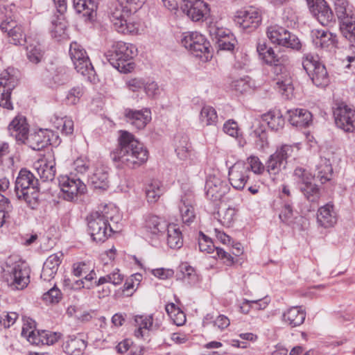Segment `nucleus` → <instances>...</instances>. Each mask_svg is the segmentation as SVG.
Wrapping results in <instances>:
<instances>
[{"mask_svg": "<svg viewBox=\"0 0 355 355\" xmlns=\"http://www.w3.org/2000/svg\"><path fill=\"white\" fill-rule=\"evenodd\" d=\"M295 180L300 185H303L312 181L313 176L306 169L302 167H297L293 172Z\"/></svg>", "mask_w": 355, "mask_h": 355, "instance_id": "obj_57", "label": "nucleus"}, {"mask_svg": "<svg viewBox=\"0 0 355 355\" xmlns=\"http://www.w3.org/2000/svg\"><path fill=\"white\" fill-rule=\"evenodd\" d=\"M181 44L194 56L208 59L209 43L201 33L196 31L184 33Z\"/></svg>", "mask_w": 355, "mask_h": 355, "instance_id": "obj_11", "label": "nucleus"}, {"mask_svg": "<svg viewBox=\"0 0 355 355\" xmlns=\"http://www.w3.org/2000/svg\"><path fill=\"white\" fill-rule=\"evenodd\" d=\"M198 246L201 252L207 254L214 253L217 248L214 245L211 239L201 232L199 233L198 236Z\"/></svg>", "mask_w": 355, "mask_h": 355, "instance_id": "obj_52", "label": "nucleus"}, {"mask_svg": "<svg viewBox=\"0 0 355 355\" xmlns=\"http://www.w3.org/2000/svg\"><path fill=\"white\" fill-rule=\"evenodd\" d=\"M192 195L189 194L187 198L182 197L179 205V210L182 222L189 225L195 218L194 208L191 204Z\"/></svg>", "mask_w": 355, "mask_h": 355, "instance_id": "obj_36", "label": "nucleus"}, {"mask_svg": "<svg viewBox=\"0 0 355 355\" xmlns=\"http://www.w3.org/2000/svg\"><path fill=\"white\" fill-rule=\"evenodd\" d=\"M58 180L62 197L66 200L72 201L78 194L86 192V185L79 178L65 175L59 176Z\"/></svg>", "mask_w": 355, "mask_h": 355, "instance_id": "obj_12", "label": "nucleus"}, {"mask_svg": "<svg viewBox=\"0 0 355 355\" xmlns=\"http://www.w3.org/2000/svg\"><path fill=\"white\" fill-rule=\"evenodd\" d=\"M12 210V205L9 200L3 194H0V227L6 223L9 217V212Z\"/></svg>", "mask_w": 355, "mask_h": 355, "instance_id": "obj_53", "label": "nucleus"}, {"mask_svg": "<svg viewBox=\"0 0 355 355\" xmlns=\"http://www.w3.org/2000/svg\"><path fill=\"white\" fill-rule=\"evenodd\" d=\"M121 3L113 4L109 12V17L114 29L123 34H137L140 24L135 12L146 0H120Z\"/></svg>", "mask_w": 355, "mask_h": 355, "instance_id": "obj_3", "label": "nucleus"}, {"mask_svg": "<svg viewBox=\"0 0 355 355\" xmlns=\"http://www.w3.org/2000/svg\"><path fill=\"white\" fill-rule=\"evenodd\" d=\"M245 164L249 167V171L251 170L256 175H261L266 170V166L261 162L260 159L255 155L248 157Z\"/></svg>", "mask_w": 355, "mask_h": 355, "instance_id": "obj_54", "label": "nucleus"}, {"mask_svg": "<svg viewBox=\"0 0 355 355\" xmlns=\"http://www.w3.org/2000/svg\"><path fill=\"white\" fill-rule=\"evenodd\" d=\"M136 329L134 335L137 338H144L148 336V332L152 329L153 324V317L150 315H137L134 318Z\"/></svg>", "mask_w": 355, "mask_h": 355, "instance_id": "obj_32", "label": "nucleus"}, {"mask_svg": "<svg viewBox=\"0 0 355 355\" xmlns=\"http://www.w3.org/2000/svg\"><path fill=\"white\" fill-rule=\"evenodd\" d=\"M175 152L179 159L187 164H191L196 159V152L193 150L187 135L178 134L174 138Z\"/></svg>", "mask_w": 355, "mask_h": 355, "instance_id": "obj_21", "label": "nucleus"}, {"mask_svg": "<svg viewBox=\"0 0 355 355\" xmlns=\"http://www.w3.org/2000/svg\"><path fill=\"white\" fill-rule=\"evenodd\" d=\"M182 10L193 21L206 19L210 12L209 4L205 0H182Z\"/></svg>", "mask_w": 355, "mask_h": 355, "instance_id": "obj_17", "label": "nucleus"}, {"mask_svg": "<svg viewBox=\"0 0 355 355\" xmlns=\"http://www.w3.org/2000/svg\"><path fill=\"white\" fill-rule=\"evenodd\" d=\"M109 168L102 164H98L89 177V182L97 189L105 190L109 187Z\"/></svg>", "mask_w": 355, "mask_h": 355, "instance_id": "obj_27", "label": "nucleus"}, {"mask_svg": "<svg viewBox=\"0 0 355 355\" xmlns=\"http://www.w3.org/2000/svg\"><path fill=\"white\" fill-rule=\"evenodd\" d=\"M302 67L317 87H325L329 78L325 66L318 60V58L311 53L304 54L302 58Z\"/></svg>", "mask_w": 355, "mask_h": 355, "instance_id": "obj_8", "label": "nucleus"}, {"mask_svg": "<svg viewBox=\"0 0 355 355\" xmlns=\"http://www.w3.org/2000/svg\"><path fill=\"white\" fill-rule=\"evenodd\" d=\"M122 216L113 205H106L101 210L87 216L88 232L94 241L103 242L113 233L121 230Z\"/></svg>", "mask_w": 355, "mask_h": 355, "instance_id": "obj_2", "label": "nucleus"}, {"mask_svg": "<svg viewBox=\"0 0 355 355\" xmlns=\"http://www.w3.org/2000/svg\"><path fill=\"white\" fill-rule=\"evenodd\" d=\"M205 189L207 198L216 202L220 200L228 193L230 186L219 173H214L207 178Z\"/></svg>", "mask_w": 355, "mask_h": 355, "instance_id": "obj_14", "label": "nucleus"}, {"mask_svg": "<svg viewBox=\"0 0 355 355\" xmlns=\"http://www.w3.org/2000/svg\"><path fill=\"white\" fill-rule=\"evenodd\" d=\"M84 278L83 279L76 280L73 285V288L75 289H78L81 288H86L87 285H90L91 283H94L92 281L96 277V274L93 268L89 269V271L85 273L84 275Z\"/></svg>", "mask_w": 355, "mask_h": 355, "instance_id": "obj_63", "label": "nucleus"}, {"mask_svg": "<svg viewBox=\"0 0 355 355\" xmlns=\"http://www.w3.org/2000/svg\"><path fill=\"white\" fill-rule=\"evenodd\" d=\"M38 175L44 182L52 181L55 175V159L52 153H47L43 159L34 164Z\"/></svg>", "mask_w": 355, "mask_h": 355, "instance_id": "obj_23", "label": "nucleus"}, {"mask_svg": "<svg viewBox=\"0 0 355 355\" xmlns=\"http://www.w3.org/2000/svg\"><path fill=\"white\" fill-rule=\"evenodd\" d=\"M164 192L163 184L158 180H152L145 189L146 199L149 203L156 202Z\"/></svg>", "mask_w": 355, "mask_h": 355, "instance_id": "obj_40", "label": "nucleus"}, {"mask_svg": "<svg viewBox=\"0 0 355 355\" xmlns=\"http://www.w3.org/2000/svg\"><path fill=\"white\" fill-rule=\"evenodd\" d=\"M123 280L124 275L121 272L119 268H115L112 272L101 277L97 281H95L94 283H91L90 285H87V289H91L107 283L112 284L114 286H118L120 285Z\"/></svg>", "mask_w": 355, "mask_h": 355, "instance_id": "obj_35", "label": "nucleus"}, {"mask_svg": "<svg viewBox=\"0 0 355 355\" xmlns=\"http://www.w3.org/2000/svg\"><path fill=\"white\" fill-rule=\"evenodd\" d=\"M335 11L340 22L355 18L354 7L347 0H336Z\"/></svg>", "mask_w": 355, "mask_h": 355, "instance_id": "obj_38", "label": "nucleus"}, {"mask_svg": "<svg viewBox=\"0 0 355 355\" xmlns=\"http://www.w3.org/2000/svg\"><path fill=\"white\" fill-rule=\"evenodd\" d=\"M253 85L254 84L251 78L248 76H245L234 80L230 84V87L236 92L243 94L250 91Z\"/></svg>", "mask_w": 355, "mask_h": 355, "instance_id": "obj_48", "label": "nucleus"}, {"mask_svg": "<svg viewBox=\"0 0 355 355\" xmlns=\"http://www.w3.org/2000/svg\"><path fill=\"white\" fill-rule=\"evenodd\" d=\"M251 135L257 139V146L260 149H263L268 146V140L266 132L261 126L256 128L251 133Z\"/></svg>", "mask_w": 355, "mask_h": 355, "instance_id": "obj_59", "label": "nucleus"}, {"mask_svg": "<svg viewBox=\"0 0 355 355\" xmlns=\"http://www.w3.org/2000/svg\"><path fill=\"white\" fill-rule=\"evenodd\" d=\"M62 298V293L55 286L50 288L42 295V300L49 304L58 303Z\"/></svg>", "mask_w": 355, "mask_h": 355, "instance_id": "obj_62", "label": "nucleus"}, {"mask_svg": "<svg viewBox=\"0 0 355 355\" xmlns=\"http://www.w3.org/2000/svg\"><path fill=\"white\" fill-rule=\"evenodd\" d=\"M285 38L284 44L280 46L290 48L293 50L300 51L302 49V44L299 38L294 34H292L288 31H286V35L283 39Z\"/></svg>", "mask_w": 355, "mask_h": 355, "instance_id": "obj_56", "label": "nucleus"}, {"mask_svg": "<svg viewBox=\"0 0 355 355\" xmlns=\"http://www.w3.org/2000/svg\"><path fill=\"white\" fill-rule=\"evenodd\" d=\"M293 207L290 202H285L284 205L279 214L280 220L288 225L293 223Z\"/></svg>", "mask_w": 355, "mask_h": 355, "instance_id": "obj_64", "label": "nucleus"}, {"mask_svg": "<svg viewBox=\"0 0 355 355\" xmlns=\"http://www.w3.org/2000/svg\"><path fill=\"white\" fill-rule=\"evenodd\" d=\"M126 121L137 130L144 129L151 120V112L145 108L140 110L126 108L124 110Z\"/></svg>", "mask_w": 355, "mask_h": 355, "instance_id": "obj_24", "label": "nucleus"}, {"mask_svg": "<svg viewBox=\"0 0 355 355\" xmlns=\"http://www.w3.org/2000/svg\"><path fill=\"white\" fill-rule=\"evenodd\" d=\"M165 234L166 243L171 249H180L183 245L182 232L177 224L168 223Z\"/></svg>", "mask_w": 355, "mask_h": 355, "instance_id": "obj_33", "label": "nucleus"}, {"mask_svg": "<svg viewBox=\"0 0 355 355\" xmlns=\"http://www.w3.org/2000/svg\"><path fill=\"white\" fill-rule=\"evenodd\" d=\"M67 22L64 17L60 15L51 21L50 31L52 37L61 41L69 38L67 33Z\"/></svg>", "mask_w": 355, "mask_h": 355, "instance_id": "obj_34", "label": "nucleus"}, {"mask_svg": "<svg viewBox=\"0 0 355 355\" xmlns=\"http://www.w3.org/2000/svg\"><path fill=\"white\" fill-rule=\"evenodd\" d=\"M53 132L48 128L40 129L37 131L28 134L26 141L34 150H40L49 145Z\"/></svg>", "mask_w": 355, "mask_h": 355, "instance_id": "obj_26", "label": "nucleus"}, {"mask_svg": "<svg viewBox=\"0 0 355 355\" xmlns=\"http://www.w3.org/2000/svg\"><path fill=\"white\" fill-rule=\"evenodd\" d=\"M249 167L245 163L236 162L229 167V182L235 189L242 190L249 179Z\"/></svg>", "mask_w": 355, "mask_h": 355, "instance_id": "obj_20", "label": "nucleus"}, {"mask_svg": "<svg viewBox=\"0 0 355 355\" xmlns=\"http://www.w3.org/2000/svg\"><path fill=\"white\" fill-rule=\"evenodd\" d=\"M137 48L130 43L118 41L113 43L105 53L110 64L120 73H127L133 70L135 64L132 59L137 55Z\"/></svg>", "mask_w": 355, "mask_h": 355, "instance_id": "obj_4", "label": "nucleus"}, {"mask_svg": "<svg viewBox=\"0 0 355 355\" xmlns=\"http://www.w3.org/2000/svg\"><path fill=\"white\" fill-rule=\"evenodd\" d=\"M63 254L61 252L50 255L44 263L41 278L49 282L54 278L62 262Z\"/></svg>", "mask_w": 355, "mask_h": 355, "instance_id": "obj_28", "label": "nucleus"}, {"mask_svg": "<svg viewBox=\"0 0 355 355\" xmlns=\"http://www.w3.org/2000/svg\"><path fill=\"white\" fill-rule=\"evenodd\" d=\"M199 121L203 126L216 125L218 122L216 109L210 105H204L199 114Z\"/></svg>", "mask_w": 355, "mask_h": 355, "instance_id": "obj_41", "label": "nucleus"}, {"mask_svg": "<svg viewBox=\"0 0 355 355\" xmlns=\"http://www.w3.org/2000/svg\"><path fill=\"white\" fill-rule=\"evenodd\" d=\"M299 149L298 144L293 145L284 144L277 148L275 153H279V157L286 164L288 159L295 158L297 156Z\"/></svg>", "mask_w": 355, "mask_h": 355, "instance_id": "obj_47", "label": "nucleus"}, {"mask_svg": "<svg viewBox=\"0 0 355 355\" xmlns=\"http://www.w3.org/2000/svg\"><path fill=\"white\" fill-rule=\"evenodd\" d=\"M209 33L213 41H215L216 44L227 37H232L230 29L220 27L216 24H211L209 26Z\"/></svg>", "mask_w": 355, "mask_h": 355, "instance_id": "obj_50", "label": "nucleus"}, {"mask_svg": "<svg viewBox=\"0 0 355 355\" xmlns=\"http://www.w3.org/2000/svg\"><path fill=\"white\" fill-rule=\"evenodd\" d=\"M234 21L240 28L251 31L259 26L261 17L258 8L248 6L236 11Z\"/></svg>", "mask_w": 355, "mask_h": 355, "instance_id": "obj_13", "label": "nucleus"}, {"mask_svg": "<svg viewBox=\"0 0 355 355\" xmlns=\"http://www.w3.org/2000/svg\"><path fill=\"white\" fill-rule=\"evenodd\" d=\"M119 146L112 154L118 168H135L145 163L148 151L144 145L127 131H121Z\"/></svg>", "mask_w": 355, "mask_h": 355, "instance_id": "obj_1", "label": "nucleus"}, {"mask_svg": "<svg viewBox=\"0 0 355 355\" xmlns=\"http://www.w3.org/2000/svg\"><path fill=\"white\" fill-rule=\"evenodd\" d=\"M336 126L346 132L355 130V110L345 103L338 105L334 110Z\"/></svg>", "mask_w": 355, "mask_h": 355, "instance_id": "obj_16", "label": "nucleus"}, {"mask_svg": "<svg viewBox=\"0 0 355 355\" xmlns=\"http://www.w3.org/2000/svg\"><path fill=\"white\" fill-rule=\"evenodd\" d=\"M15 189L19 198L24 200L33 209L37 206L40 196L38 180L31 171L26 168L19 171Z\"/></svg>", "mask_w": 355, "mask_h": 355, "instance_id": "obj_6", "label": "nucleus"}, {"mask_svg": "<svg viewBox=\"0 0 355 355\" xmlns=\"http://www.w3.org/2000/svg\"><path fill=\"white\" fill-rule=\"evenodd\" d=\"M69 55L77 72L92 81L95 71L85 49L76 42H71Z\"/></svg>", "mask_w": 355, "mask_h": 355, "instance_id": "obj_9", "label": "nucleus"}, {"mask_svg": "<svg viewBox=\"0 0 355 355\" xmlns=\"http://www.w3.org/2000/svg\"><path fill=\"white\" fill-rule=\"evenodd\" d=\"M316 178L322 184H324L331 180L333 175V168L329 159L321 157L319 163L316 166Z\"/></svg>", "mask_w": 355, "mask_h": 355, "instance_id": "obj_39", "label": "nucleus"}, {"mask_svg": "<svg viewBox=\"0 0 355 355\" xmlns=\"http://www.w3.org/2000/svg\"><path fill=\"white\" fill-rule=\"evenodd\" d=\"M312 15L322 26H327L334 19V14L324 0H306Z\"/></svg>", "mask_w": 355, "mask_h": 355, "instance_id": "obj_22", "label": "nucleus"}, {"mask_svg": "<svg viewBox=\"0 0 355 355\" xmlns=\"http://www.w3.org/2000/svg\"><path fill=\"white\" fill-rule=\"evenodd\" d=\"M262 119L273 131L277 132L284 126V118L279 110H270L263 115Z\"/></svg>", "mask_w": 355, "mask_h": 355, "instance_id": "obj_37", "label": "nucleus"}, {"mask_svg": "<svg viewBox=\"0 0 355 355\" xmlns=\"http://www.w3.org/2000/svg\"><path fill=\"white\" fill-rule=\"evenodd\" d=\"M265 63L279 67L282 69V62L280 58L275 54L272 47H269L263 56L260 58Z\"/></svg>", "mask_w": 355, "mask_h": 355, "instance_id": "obj_60", "label": "nucleus"}, {"mask_svg": "<svg viewBox=\"0 0 355 355\" xmlns=\"http://www.w3.org/2000/svg\"><path fill=\"white\" fill-rule=\"evenodd\" d=\"M73 8L78 13H83L84 16L91 17L96 8L95 0H73Z\"/></svg>", "mask_w": 355, "mask_h": 355, "instance_id": "obj_44", "label": "nucleus"}, {"mask_svg": "<svg viewBox=\"0 0 355 355\" xmlns=\"http://www.w3.org/2000/svg\"><path fill=\"white\" fill-rule=\"evenodd\" d=\"M47 83L50 87H53L55 85H60L64 84L69 80V76L67 73V70L64 67H60L56 68L55 71L50 78Z\"/></svg>", "mask_w": 355, "mask_h": 355, "instance_id": "obj_51", "label": "nucleus"}, {"mask_svg": "<svg viewBox=\"0 0 355 355\" xmlns=\"http://www.w3.org/2000/svg\"><path fill=\"white\" fill-rule=\"evenodd\" d=\"M337 222V215L333 204L329 202L320 207L317 212V223L321 227L329 228Z\"/></svg>", "mask_w": 355, "mask_h": 355, "instance_id": "obj_30", "label": "nucleus"}, {"mask_svg": "<svg viewBox=\"0 0 355 355\" xmlns=\"http://www.w3.org/2000/svg\"><path fill=\"white\" fill-rule=\"evenodd\" d=\"M310 37L315 49L331 51L337 46L336 35L327 29H312L310 33Z\"/></svg>", "mask_w": 355, "mask_h": 355, "instance_id": "obj_18", "label": "nucleus"}, {"mask_svg": "<svg viewBox=\"0 0 355 355\" xmlns=\"http://www.w3.org/2000/svg\"><path fill=\"white\" fill-rule=\"evenodd\" d=\"M223 132L230 135V137L238 139L241 136V132L239 128V125L236 121L233 119H229L223 124Z\"/></svg>", "mask_w": 355, "mask_h": 355, "instance_id": "obj_61", "label": "nucleus"}, {"mask_svg": "<svg viewBox=\"0 0 355 355\" xmlns=\"http://www.w3.org/2000/svg\"><path fill=\"white\" fill-rule=\"evenodd\" d=\"M340 29L343 35L349 42L355 41V17L340 22Z\"/></svg>", "mask_w": 355, "mask_h": 355, "instance_id": "obj_49", "label": "nucleus"}, {"mask_svg": "<svg viewBox=\"0 0 355 355\" xmlns=\"http://www.w3.org/2000/svg\"><path fill=\"white\" fill-rule=\"evenodd\" d=\"M306 318V312L302 306H292L285 311L282 316V321L291 326L295 327L301 325Z\"/></svg>", "mask_w": 355, "mask_h": 355, "instance_id": "obj_31", "label": "nucleus"}, {"mask_svg": "<svg viewBox=\"0 0 355 355\" xmlns=\"http://www.w3.org/2000/svg\"><path fill=\"white\" fill-rule=\"evenodd\" d=\"M3 277L15 290L25 288L30 282V268L26 263L8 257L2 266Z\"/></svg>", "mask_w": 355, "mask_h": 355, "instance_id": "obj_5", "label": "nucleus"}, {"mask_svg": "<svg viewBox=\"0 0 355 355\" xmlns=\"http://www.w3.org/2000/svg\"><path fill=\"white\" fill-rule=\"evenodd\" d=\"M168 223L155 215H146L144 218L142 229L146 236L154 239H161L165 235Z\"/></svg>", "mask_w": 355, "mask_h": 355, "instance_id": "obj_19", "label": "nucleus"}, {"mask_svg": "<svg viewBox=\"0 0 355 355\" xmlns=\"http://www.w3.org/2000/svg\"><path fill=\"white\" fill-rule=\"evenodd\" d=\"M287 30L277 24H274L268 26L266 31V35L270 41L275 44L280 46L284 44L285 38L283 39L286 35Z\"/></svg>", "mask_w": 355, "mask_h": 355, "instance_id": "obj_42", "label": "nucleus"}, {"mask_svg": "<svg viewBox=\"0 0 355 355\" xmlns=\"http://www.w3.org/2000/svg\"><path fill=\"white\" fill-rule=\"evenodd\" d=\"M6 11V19L1 24L0 28L3 32L8 33L9 42L15 45H22L26 42V36L21 26H19L12 18L10 15L14 12L15 10V4L11 2L10 5L3 6Z\"/></svg>", "mask_w": 355, "mask_h": 355, "instance_id": "obj_10", "label": "nucleus"}, {"mask_svg": "<svg viewBox=\"0 0 355 355\" xmlns=\"http://www.w3.org/2000/svg\"><path fill=\"white\" fill-rule=\"evenodd\" d=\"M275 88L286 98H290L293 96L294 88L291 77L287 75L277 78Z\"/></svg>", "mask_w": 355, "mask_h": 355, "instance_id": "obj_43", "label": "nucleus"}, {"mask_svg": "<svg viewBox=\"0 0 355 355\" xmlns=\"http://www.w3.org/2000/svg\"><path fill=\"white\" fill-rule=\"evenodd\" d=\"M85 89L83 86H76L69 89L66 96V102L69 105H76L84 94Z\"/></svg>", "mask_w": 355, "mask_h": 355, "instance_id": "obj_55", "label": "nucleus"}, {"mask_svg": "<svg viewBox=\"0 0 355 355\" xmlns=\"http://www.w3.org/2000/svg\"><path fill=\"white\" fill-rule=\"evenodd\" d=\"M19 72L13 67H8L0 76V106L12 110L11 93L19 82Z\"/></svg>", "mask_w": 355, "mask_h": 355, "instance_id": "obj_7", "label": "nucleus"}, {"mask_svg": "<svg viewBox=\"0 0 355 355\" xmlns=\"http://www.w3.org/2000/svg\"><path fill=\"white\" fill-rule=\"evenodd\" d=\"M27 57L33 63H38L42 58V49L40 44H31L26 48Z\"/></svg>", "mask_w": 355, "mask_h": 355, "instance_id": "obj_58", "label": "nucleus"}, {"mask_svg": "<svg viewBox=\"0 0 355 355\" xmlns=\"http://www.w3.org/2000/svg\"><path fill=\"white\" fill-rule=\"evenodd\" d=\"M299 189L305 198L311 202H316L320 197V191L318 186L313 184L311 181L309 183L300 185Z\"/></svg>", "mask_w": 355, "mask_h": 355, "instance_id": "obj_46", "label": "nucleus"}, {"mask_svg": "<svg viewBox=\"0 0 355 355\" xmlns=\"http://www.w3.org/2000/svg\"><path fill=\"white\" fill-rule=\"evenodd\" d=\"M287 114L288 120L293 126L305 128L312 123V114L306 109L288 110Z\"/></svg>", "mask_w": 355, "mask_h": 355, "instance_id": "obj_29", "label": "nucleus"}, {"mask_svg": "<svg viewBox=\"0 0 355 355\" xmlns=\"http://www.w3.org/2000/svg\"><path fill=\"white\" fill-rule=\"evenodd\" d=\"M21 336L26 338L28 342L39 345H53L58 342L62 334L60 332L49 331H36L33 327L28 324H24L21 330Z\"/></svg>", "mask_w": 355, "mask_h": 355, "instance_id": "obj_15", "label": "nucleus"}, {"mask_svg": "<svg viewBox=\"0 0 355 355\" xmlns=\"http://www.w3.org/2000/svg\"><path fill=\"white\" fill-rule=\"evenodd\" d=\"M8 130L10 136L21 143H25L29 131L26 119L23 116H17L10 123Z\"/></svg>", "mask_w": 355, "mask_h": 355, "instance_id": "obj_25", "label": "nucleus"}, {"mask_svg": "<svg viewBox=\"0 0 355 355\" xmlns=\"http://www.w3.org/2000/svg\"><path fill=\"white\" fill-rule=\"evenodd\" d=\"M278 154L279 153L275 152L272 154L266 164V171L270 175H276L279 173L282 169L286 168V164L282 160Z\"/></svg>", "mask_w": 355, "mask_h": 355, "instance_id": "obj_45", "label": "nucleus"}]
</instances>
